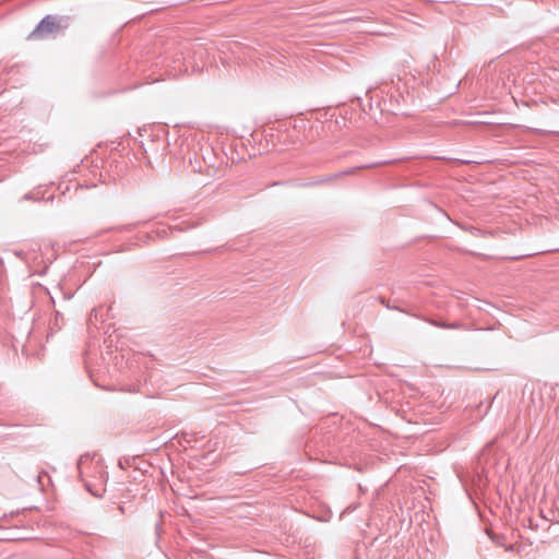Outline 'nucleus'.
Masks as SVG:
<instances>
[{
	"instance_id": "f257e3e1",
	"label": "nucleus",
	"mask_w": 559,
	"mask_h": 559,
	"mask_svg": "<svg viewBox=\"0 0 559 559\" xmlns=\"http://www.w3.org/2000/svg\"><path fill=\"white\" fill-rule=\"evenodd\" d=\"M61 28L60 19L56 15H46L28 35V39H44Z\"/></svg>"
},
{
	"instance_id": "f03ea898",
	"label": "nucleus",
	"mask_w": 559,
	"mask_h": 559,
	"mask_svg": "<svg viewBox=\"0 0 559 559\" xmlns=\"http://www.w3.org/2000/svg\"><path fill=\"white\" fill-rule=\"evenodd\" d=\"M388 163L389 162H378V163H374V164H371V165H365V166L357 167V169L369 168V167H372V166L383 165V164H388ZM355 170H356V168H352V169H348V170L344 171L343 174L344 175H350V174H354Z\"/></svg>"
},
{
	"instance_id": "7ed1b4c3",
	"label": "nucleus",
	"mask_w": 559,
	"mask_h": 559,
	"mask_svg": "<svg viewBox=\"0 0 559 559\" xmlns=\"http://www.w3.org/2000/svg\"><path fill=\"white\" fill-rule=\"evenodd\" d=\"M429 322H430L432 325L437 326V328H441V329H448V328H450V325H448V323H445V322L436 321V320H430Z\"/></svg>"
},
{
	"instance_id": "20e7f679",
	"label": "nucleus",
	"mask_w": 559,
	"mask_h": 559,
	"mask_svg": "<svg viewBox=\"0 0 559 559\" xmlns=\"http://www.w3.org/2000/svg\"><path fill=\"white\" fill-rule=\"evenodd\" d=\"M448 325H450L449 329H459L460 328L459 323H448Z\"/></svg>"
},
{
	"instance_id": "39448f33",
	"label": "nucleus",
	"mask_w": 559,
	"mask_h": 559,
	"mask_svg": "<svg viewBox=\"0 0 559 559\" xmlns=\"http://www.w3.org/2000/svg\"><path fill=\"white\" fill-rule=\"evenodd\" d=\"M24 198H25V199H27V200H31V199H32V197H31V194H29V193L25 194V197H24Z\"/></svg>"
},
{
	"instance_id": "423d86ee",
	"label": "nucleus",
	"mask_w": 559,
	"mask_h": 559,
	"mask_svg": "<svg viewBox=\"0 0 559 559\" xmlns=\"http://www.w3.org/2000/svg\"><path fill=\"white\" fill-rule=\"evenodd\" d=\"M119 510L123 513L124 510H123V507H119Z\"/></svg>"
}]
</instances>
